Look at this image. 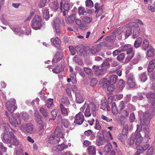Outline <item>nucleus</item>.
Listing matches in <instances>:
<instances>
[{"label": "nucleus", "mask_w": 155, "mask_h": 155, "mask_svg": "<svg viewBox=\"0 0 155 155\" xmlns=\"http://www.w3.org/2000/svg\"><path fill=\"white\" fill-rule=\"evenodd\" d=\"M3 142L6 144L17 146L19 144V141L12 131H5L3 135Z\"/></svg>", "instance_id": "nucleus-1"}, {"label": "nucleus", "mask_w": 155, "mask_h": 155, "mask_svg": "<svg viewBox=\"0 0 155 155\" xmlns=\"http://www.w3.org/2000/svg\"><path fill=\"white\" fill-rule=\"evenodd\" d=\"M96 107V105L94 104H91L90 105L86 103L81 107L80 110L83 112L85 109L86 108L84 114L86 117H90L92 114L93 116L96 115L95 110Z\"/></svg>", "instance_id": "nucleus-2"}, {"label": "nucleus", "mask_w": 155, "mask_h": 155, "mask_svg": "<svg viewBox=\"0 0 155 155\" xmlns=\"http://www.w3.org/2000/svg\"><path fill=\"white\" fill-rule=\"evenodd\" d=\"M35 120L37 124L39 125L40 130L45 129L46 128V123L43 121L42 116L40 115L39 112L37 110L34 111Z\"/></svg>", "instance_id": "nucleus-3"}, {"label": "nucleus", "mask_w": 155, "mask_h": 155, "mask_svg": "<svg viewBox=\"0 0 155 155\" xmlns=\"http://www.w3.org/2000/svg\"><path fill=\"white\" fill-rule=\"evenodd\" d=\"M42 17L38 15L35 16L31 21V27L35 30L40 29L42 26Z\"/></svg>", "instance_id": "nucleus-4"}, {"label": "nucleus", "mask_w": 155, "mask_h": 155, "mask_svg": "<svg viewBox=\"0 0 155 155\" xmlns=\"http://www.w3.org/2000/svg\"><path fill=\"white\" fill-rule=\"evenodd\" d=\"M120 49L121 52L127 50V54L126 60L127 61H130L133 58L134 55V52L133 51V47L130 45H125L120 47Z\"/></svg>", "instance_id": "nucleus-5"}, {"label": "nucleus", "mask_w": 155, "mask_h": 155, "mask_svg": "<svg viewBox=\"0 0 155 155\" xmlns=\"http://www.w3.org/2000/svg\"><path fill=\"white\" fill-rule=\"evenodd\" d=\"M8 110L11 113H13L17 108L16 101L14 99H11L5 103Z\"/></svg>", "instance_id": "nucleus-6"}, {"label": "nucleus", "mask_w": 155, "mask_h": 155, "mask_svg": "<svg viewBox=\"0 0 155 155\" xmlns=\"http://www.w3.org/2000/svg\"><path fill=\"white\" fill-rule=\"evenodd\" d=\"M34 125L31 123H24L21 127V130L26 133L31 134L33 133Z\"/></svg>", "instance_id": "nucleus-7"}, {"label": "nucleus", "mask_w": 155, "mask_h": 155, "mask_svg": "<svg viewBox=\"0 0 155 155\" xmlns=\"http://www.w3.org/2000/svg\"><path fill=\"white\" fill-rule=\"evenodd\" d=\"M84 120V117L82 113L80 112L76 114L74 117V122L75 124L78 125L81 124Z\"/></svg>", "instance_id": "nucleus-8"}, {"label": "nucleus", "mask_w": 155, "mask_h": 155, "mask_svg": "<svg viewBox=\"0 0 155 155\" xmlns=\"http://www.w3.org/2000/svg\"><path fill=\"white\" fill-rule=\"evenodd\" d=\"M142 125L140 124V125L137 126V130L139 131L141 130L144 133L145 136L147 137H148V134L150 132V130L147 125H144L142 123Z\"/></svg>", "instance_id": "nucleus-9"}, {"label": "nucleus", "mask_w": 155, "mask_h": 155, "mask_svg": "<svg viewBox=\"0 0 155 155\" xmlns=\"http://www.w3.org/2000/svg\"><path fill=\"white\" fill-rule=\"evenodd\" d=\"M99 134L100 135L101 134L100 133H97V137H98V139L96 140V143L97 146H100L109 142V139H106L105 137L99 136Z\"/></svg>", "instance_id": "nucleus-10"}, {"label": "nucleus", "mask_w": 155, "mask_h": 155, "mask_svg": "<svg viewBox=\"0 0 155 155\" xmlns=\"http://www.w3.org/2000/svg\"><path fill=\"white\" fill-rule=\"evenodd\" d=\"M8 119L10 124L14 127H16L17 125L20 124L21 123V119L18 116L14 117L13 119L10 118H8Z\"/></svg>", "instance_id": "nucleus-11"}, {"label": "nucleus", "mask_w": 155, "mask_h": 155, "mask_svg": "<svg viewBox=\"0 0 155 155\" xmlns=\"http://www.w3.org/2000/svg\"><path fill=\"white\" fill-rule=\"evenodd\" d=\"M76 51L78 54L82 56H85L87 55V51L83 46L81 45L76 47Z\"/></svg>", "instance_id": "nucleus-12"}, {"label": "nucleus", "mask_w": 155, "mask_h": 155, "mask_svg": "<svg viewBox=\"0 0 155 155\" xmlns=\"http://www.w3.org/2000/svg\"><path fill=\"white\" fill-rule=\"evenodd\" d=\"M94 8L96 9L95 13H97L99 15H100L103 13L104 6L103 5H100L99 4L96 3L95 4Z\"/></svg>", "instance_id": "nucleus-13"}, {"label": "nucleus", "mask_w": 155, "mask_h": 155, "mask_svg": "<svg viewBox=\"0 0 155 155\" xmlns=\"http://www.w3.org/2000/svg\"><path fill=\"white\" fill-rule=\"evenodd\" d=\"M60 140V137L53 134L49 137V142L52 144H55L58 143Z\"/></svg>", "instance_id": "nucleus-14"}, {"label": "nucleus", "mask_w": 155, "mask_h": 155, "mask_svg": "<svg viewBox=\"0 0 155 155\" xmlns=\"http://www.w3.org/2000/svg\"><path fill=\"white\" fill-rule=\"evenodd\" d=\"M128 83L131 87H133L135 86V80L133 74H130L128 75Z\"/></svg>", "instance_id": "nucleus-15"}, {"label": "nucleus", "mask_w": 155, "mask_h": 155, "mask_svg": "<svg viewBox=\"0 0 155 155\" xmlns=\"http://www.w3.org/2000/svg\"><path fill=\"white\" fill-rule=\"evenodd\" d=\"M60 111L62 114L64 116L68 115V112H69V109L65 107V105L61 103L60 104Z\"/></svg>", "instance_id": "nucleus-16"}, {"label": "nucleus", "mask_w": 155, "mask_h": 155, "mask_svg": "<svg viewBox=\"0 0 155 155\" xmlns=\"http://www.w3.org/2000/svg\"><path fill=\"white\" fill-rule=\"evenodd\" d=\"M87 153L89 155H96V148L94 145L89 146L87 149Z\"/></svg>", "instance_id": "nucleus-17"}, {"label": "nucleus", "mask_w": 155, "mask_h": 155, "mask_svg": "<svg viewBox=\"0 0 155 155\" xmlns=\"http://www.w3.org/2000/svg\"><path fill=\"white\" fill-rule=\"evenodd\" d=\"M63 56V54L62 53L57 52L52 60V63H53L60 61L62 58Z\"/></svg>", "instance_id": "nucleus-18"}, {"label": "nucleus", "mask_w": 155, "mask_h": 155, "mask_svg": "<svg viewBox=\"0 0 155 155\" xmlns=\"http://www.w3.org/2000/svg\"><path fill=\"white\" fill-rule=\"evenodd\" d=\"M62 129L60 126H57L56 129L53 134H55L57 136H59V137L63 138L64 137V134L62 132Z\"/></svg>", "instance_id": "nucleus-19"}, {"label": "nucleus", "mask_w": 155, "mask_h": 155, "mask_svg": "<svg viewBox=\"0 0 155 155\" xmlns=\"http://www.w3.org/2000/svg\"><path fill=\"white\" fill-rule=\"evenodd\" d=\"M142 144H140L136 146V148L137 149V151H139L140 153H143L146 150L148 147L149 145L148 144H145L143 146Z\"/></svg>", "instance_id": "nucleus-20"}, {"label": "nucleus", "mask_w": 155, "mask_h": 155, "mask_svg": "<svg viewBox=\"0 0 155 155\" xmlns=\"http://www.w3.org/2000/svg\"><path fill=\"white\" fill-rule=\"evenodd\" d=\"M136 139L135 144L136 146L142 144L143 143V138L141 137L140 134H137L136 133Z\"/></svg>", "instance_id": "nucleus-21"}, {"label": "nucleus", "mask_w": 155, "mask_h": 155, "mask_svg": "<svg viewBox=\"0 0 155 155\" xmlns=\"http://www.w3.org/2000/svg\"><path fill=\"white\" fill-rule=\"evenodd\" d=\"M76 24L78 26L79 28L83 30H85L87 29V27L85 25L82 23L81 21L79 19L75 20Z\"/></svg>", "instance_id": "nucleus-22"}, {"label": "nucleus", "mask_w": 155, "mask_h": 155, "mask_svg": "<svg viewBox=\"0 0 155 155\" xmlns=\"http://www.w3.org/2000/svg\"><path fill=\"white\" fill-rule=\"evenodd\" d=\"M64 69V68L62 65L59 64L53 68L52 71L55 74H58L62 71Z\"/></svg>", "instance_id": "nucleus-23"}, {"label": "nucleus", "mask_w": 155, "mask_h": 155, "mask_svg": "<svg viewBox=\"0 0 155 155\" xmlns=\"http://www.w3.org/2000/svg\"><path fill=\"white\" fill-rule=\"evenodd\" d=\"M155 68V59L151 61L149 64L147 71L149 72H151Z\"/></svg>", "instance_id": "nucleus-24"}, {"label": "nucleus", "mask_w": 155, "mask_h": 155, "mask_svg": "<svg viewBox=\"0 0 155 155\" xmlns=\"http://www.w3.org/2000/svg\"><path fill=\"white\" fill-rule=\"evenodd\" d=\"M76 97V101L78 103H81L84 101V98L79 93L75 94Z\"/></svg>", "instance_id": "nucleus-25"}, {"label": "nucleus", "mask_w": 155, "mask_h": 155, "mask_svg": "<svg viewBox=\"0 0 155 155\" xmlns=\"http://www.w3.org/2000/svg\"><path fill=\"white\" fill-rule=\"evenodd\" d=\"M150 119L151 118L145 114L144 115L143 117V122H142V121H141V124L142 125V124L143 123L144 125H147L150 122Z\"/></svg>", "instance_id": "nucleus-26"}, {"label": "nucleus", "mask_w": 155, "mask_h": 155, "mask_svg": "<svg viewBox=\"0 0 155 155\" xmlns=\"http://www.w3.org/2000/svg\"><path fill=\"white\" fill-rule=\"evenodd\" d=\"M140 32V30L139 27H135L133 30V38H135L137 37L139 35Z\"/></svg>", "instance_id": "nucleus-27"}, {"label": "nucleus", "mask_w": 155, "mask_h": 155, "mask_svg": "<svg viewBox=\"0 0 155 155\" xmlns=\"http://www.w3.org/2000/svg\"><path fill=\"white\" fill-rule=\"evenodd\" d=\"M51 41L52 42L53 44L57 47H58L60 45V41L58 37L53 38L51 40Z\"/></svg>", "instance_id": "nucleus-28"}, {"label": "nucleus", "mask_w": 155, "mask_h": 155, "mask_svg": "<svg viewBox=\"0 0 155 155\" xmlns=\"http://www.w3.org/2000/svg\"><path fill=\"white\" fill-rule=\"evenodd\" d=\"M116 36L112 33L111 35L107 36L105 40L109 42H114L115 41Z\"/></svg>", "instance_id": "nucleus-29"}, {"label": "nucleus", "mask_w": 155, "mask_h": 155, "mask_svg": "<svg viewBox=\"0 0 155 155\" xmlns=\"http://www.w3.org/2000/svg\"><path fill=\"white\" fill-rule=\"evenodd\" d=\"M100 46L101 45L99 44L96 47H93L91 50V53L93 54H96L97 52L101 50Z\"/></svg>", "instance_id": "nucleus-30"}, {"label": "nucleus", "mask_w": 155, "mask_h": 155, "mask_svg": "<svg viewBox=\"0 0 155 155\" xmlns=\"http://www.w3.org/2000/svg\"><path fill=\"white\" fill-rule=\"evenodd\" d=\"M118 77L116 75H113L110 76V82L113 84H115L118 80Z\"/></svg>", "instance_id": "nucleus-31"}, {"label": "nucleus", "mask_w": 155, "mask_h": 155, "mask_svg": "<svg viewBox=\"0 0 155 155\" xmlns=\"http://www.w3.org/2000/svg\"><path fill=\"white\" fill-rule=\"evenodd\" d=\"M50 7L53 11H56L59 8V5L57 1H54L50 5Z\"/></svg>", "instance_id": "nucleus-32"}, {"label": "nucleus", "mask_w": 155, "mask_h": 155, "mask_svg": "<svg viewBox=\"0 0 155 155\" xmlns=\"http://www.w3.org/2000/svg\"><path fill=\"white\" fill-rule=\"evenodd\" d=\"M139 79L142 82H144L147 80V74L146 72H143L139 75Z\"/></svg>", "instance_id": "nucleus-33"}, {"label": "nucleus", "mask_w": 155, "mask_h": 155, "mask_svg": "<svg viewBox=\"0 0 155 155\" xmlns=\"http://www.w3.org/2000/svg\"><path fill=\"white\" fill-rule=\"evenodd\" d=\"M111 110L113 114L114 115H116L118 111V108L117 107L116 104L115 102L113 103L112 104Z\"/></svg>", "instance_id": "nucleus-34"}, {"label": "nucleus", "mask_w": 155, "mask_h": 155, "mask_svg": "<svg viewBox=\"0 0 155 155\" xmlns=\"http://www.w3.org/2000/svg\"><path fill=\"white\" fill-rule=\"evenodd\" d=\"M136 138V133L132 134L130 137L129 139L128 143L129 144L131 145L133 144L135 141V140Z\"/></svg>", "instance_id": "nucleus-35"}, {"label": "nucleus", "mask_w": 155, "mask_h": 155, "mask_svg": "<svg viewBox=\"0 0 155 155\" xmlns=\"http://www.w3.org/2000/svg\"><path fill=\"white\" fill-rule=\"evenodd\" d=\"M154 49L153 48H149L147 51V56L148 57H153L154 55Z\"/></svg>", "instance_id": "nucleus-36"}, {"label": "nucleus", "mask_w": 155, "mask_h": 155, "mask_svg": "<svg viewBox=\"0 0 155 155\" xmlns=\"http://www.w3.org/2000/svg\"><path fill=\"white\" fill-rule=\"evenodd\" d=\"M142 41V38L140 37H138L135 41L134 43V47L136 48L139 47L141 44Z\"/></svg>", "instance_id": "nucleus-37"}, {"label": "nucleus", "mask_w": 155, "mask_h": 155, "mask_svg": "<svg viewBox=\"0 0 155 155\" xmlns=\"http://www.w3.org/2000/svg\"><path fill=\"white\" fill-rule=\"evenodd\" d=\"M112 148V146L110 143H108L104 147V151L106 153H108L111 151Z\"/></svg>", "instance_id": "nucleus-38"}, {"label": "nucleus", "mask_w": 155, "mask_h": 155, "mask_svg": "<svg viewBox=\"0 0 155 155\" xmlns=\"http://www.w3.org/2000/svg\"><path fill=\"white\" fill-rule=\"evenodd\" d=\"M68 147V146L65 144L64 143L59 144V145L56 146L57 149L59 151H62L64 149L67 148Z\"/></svg>", "instance_id": "nucleus-39"}, {"label": "nucleus", "mask_w": 155, "mask_h": 155, "mask_svg": "<svg viewBox=\"0 0 155 155\" xmlns=\"http://www.w3.org/2000/svg\"><path fill=\"white\" fill-rule=\"evenodd\" d=\"M75 16L74 15L72 14L68 18L67 20L68 23L71 24L73 23L75 20Z\"/></svg>", "instance_id": "nucleus-40"}, {"label": "nucleus", "mask_w": 155, "mask_h": 155, "mask_svg": "<svg viewBox=\"0 0 155 155\" xmlns=\"http://www.w3.org/2000/svg\"><path fill=\"white\" fill-rule=\"evenodd\" d=\"M82 19L83 21L86 24H89L92 21V18L88 16L83 17Z\"/></svg>", "instance_id": "nucleus-41"}, {"label": "nucleus", "mask_w": 155, "mask_h": 155, "mask_svg": "<svg viewBox=\"0 0 155 155\" xmlns=\"http://www.w3.org/2000/svg\"><path fill=\"white\" fill-rule=\"evenodd\" d=\"M43 17L46 20H48L50 18L49 12L47 9H45L43 11Z\"/></svg>", "instance_id": "nucleus-42"}, {"label": "nucleus", "mask_w": 155, "mask_h": 155, "mask_svg": "<svg viewBox=\"0 0 155 155\" xmlns=\"http://www.w3.org/2000/svg\"><path fill=\"white\" fill-rule=\"evenodd\" d=\"M149 45V41L147 39L144 40L143 42V43L142 45L143 49L144 50H145L147 48H148Z\"/></svg>", "instance_id": "nucleus-43"}, {"label": "nucleus", "mask_w": 155, "mask_h": 155, "mask_svg": "<svg viewBox=\"0 0 155 155\" xmlns=\"http://www.w3.org/2000/svg\"><path fill=\"white\" fill-rule=\"evenodd\" d=\"M53 100L52 99H49L47 100L46 102V106L48 108L52 107L53 105Z\"/></svg>", "instance_id": "nucleus-44"}, {"label": "nucleus", "mask_w": 155, "mask_h": 155, "mask_svg": "<svg viewBox=\"0 0 155 155\" xmlns=\"http://www.w3.org/2000/svg\"><path fill=\"white\" fill-rule=\"evenodd\" d=\"M39 111L45 117H47L48 115V113L47 110L43 108H40Z\"/></svg>", "instance_id": "nucleus-45"}, {"label": "nucleus", "mask_w": 155, "mask_h": 155, "mask_svg": "<svg viewBox=\"0 0 155 155\" xmlns=\"http://www.w3.org/2000/svg\"><path fill=\"white\" fill-rule=\"evenodd\" d=\"M94 128L95 129L98 130H101L102 129L101 127L100 124L98 120L97 119L95 120V123Z\"/></svg>", "instance_id": "nucleus-46"}, {"label": "nucleus", "mask_w": 155, "mask_h": 155, "mask_svg": "<svg viewBox=\"0 0 155 155\" xmlns=\"http://www.w3.org/2000/svg\"><path fill=\"white\" fill-rule=\"evenodd\" d=\"M122 115L121 116L120 118V122H121L122 120H121V119H122L124 117H127L129 115V113L127 111L125 110H124L122 113Z\"/></svg>", "instance_id": "nucleus-47"}, {"label": "nucleus", "mask_w": 155, "mask_h": 155, "mask_svg": "<svg viewBox=\"0 0 155 155\" xmlns=\"http://www.w3.org/2000/svg\"><path fill=\"white\" fill-rule=\"evenodd\" d=\"M125 106L124 102L123 101H120L118 107V110L121 111L125 108Z\"/></svg>", "instance_id": "nucleus-48"}, {"label": "nucleus", "mask_w": 155, "mask_h": 155, "mask_svg": "<svg viewBox=\"0 0 155 155\" xmlns=\"http://www.w3.org/2000/svg\"><path fill=\"white\" fill-rule=\"evenodd\" d=\"M150 118L153 117L155 115V112L153 110H150L149 112L147 111L145 113Z\"/></svg>", "instance_id": "nucleus-49"}, {"label": "nucleus", "mask_w": 155, "mask_h": 155, "mask_svg": "<svg viewBox=\"0 0 155 155\" xmlns=\"http://www.w3.org/2000/svg\"><path fill=\"white\" fill-rule=\"evenodd\" d=\"M22 119L25 121L28 120L29 118V115L28 114L23 112H22L21 116Z\"/></svg>", "instance_id": "nucleus-50"}, {"label": "nucleus", "mask_w": 155, "mask_h": 155, "mask_svg": "<svg viewBox=\"0 0 155 155\" xmlns=\"http://www.w3.org/2000/svg\"><path fill=\"white\" fill-rule=\"evenodd\" d=\"M86 6L90 8L93 7L94 6L93 3L91 0H87L85 1Z\"/></svg>", "instance_id": "nucleus-51"}, {"label": "nucleus", "mask_w": 155, "mask_h": 155, "mask_svg": "<svg viewBox=\"0 0 155 155\" xmlns=\"http://www.w3.org/2000/svg\"><path fill=\"white\" fill-rule=\"evenodd\" d=\"M146 96L147 98L155 99V93L149 92L146 94Z\"/></svg>", "instance_id": "nucleus-52"}, {"label": "nucleus", "mask_w": 155, "mask_h": 155, "mask_svg": "<svg viewBox=\"0 0 155 155\" xmlns=\"http://www.w3.org/2000/svg\"><path fill=\"white\" fill-rule=\"evenodd\" d=\"M73 60L79 64H81L82 63V61L81 60L77 55H75L74 57Z\"/></svg>", "instance_id": "nucleus-53"}, {"label": "nucleus", "mask_w": 155, "mask_h": 155, "mask_svg": "<svg viewBox=\"0 0 155 155\" xmlns=\"http://www.w3.org/2000/svg\"><path fill=\"white\" fill-rule=\"evenodd\" d=\"M125 82L122 79H120L118 82V85L120 89L122 90L124 86Z\"/></svg>", "instance_id": "nucleus-54"}, {"label": "nucleus", "mask_w": 155, "mask_h": 155, "mask_svg": "<svg viewBox=\"0 0 155 155\" xmlns=\"http://www.w3.org/2000/svg\"><path fill=\"white\" fill-rule=\"evenodd\" d=\"M101 118L103 120L107 122H109L112 121L113 120L111 118H109L107 117L104 116V115H102L101 116Z\"/></svg>", "instance_id": "nucleus-55"}, {"label": "nucleus", "mask_w": 155, "mask_h": 155, "mask_svg": "<svg viewBox=\"0 0 155 155\" xmlns=\"http://www.w3.org/2000/svg\"><path fill=\"white\" fill-rule=\"evenodd\" d=\"M128 26L129 27V28H131L132 27H134L135 28V27H138V25L135 22H131L129 23L128 24Z\"/></svg>", "instance_id": "nucleus-56"}, {"label": "nucleus", "mask_w": 155, "mask_h": 155, "mask_svg": "<svg viewBox=\"0 0 155 155\" xmlns=\"http://www.w3.org/2000/svg\"><path fill=\"white\" fill-rule=\"evenodd\" d=\"M107 69L106 68L99 69L98 71V75L99 76L103 74L107 71Z\"/></svg>", "instance_id": "nucleus-57"}, {"label": "nucleus", "mask_w": 155, "mask_h": 155, "mask_svg": "<svg viewBox=\"0 0 155 155\" xmlns=\"http://www.w3.org/2000/svg\"><path fill=\"white\" fill-rule=\"evenodd\" d=\"M118 139L122 142L124 141V140L126 139L127 137V136H124V135L121 134H119L118 136Z\"/></svg>", "instance_id": "nucleus-58"}, {"label": "nucleus", "mask_w": 155, "mask_h": 155, "mask_svg": "<svg viewBox=\"0 0 155 155\" xmlns=\"http://www.w3.org/2000/svg\"><path fill=\"white\" fill-rule=\"evenodd\" d=\"M84 71L88 75L91 76L92 74V71L91 69L89 68H84Z\"/></svg>", "instance_id": "nucleus-59"}, {"label": "nucleus", "mask_w": 155, "mask_h": 155, "mask_svg": "<svg viewBox=\"0 0 155 155\" xmlns=\"http://www.w3.org/2000/svg\"><path fill=\"white\" fill-rule=\"evenodd\" d=\"M105 137L106 139H109V141H110V139L111 140L113 139V137L112 135L110 132L109 131L106 133Z\"/></svg>", "instance_id": "nucleus-60"}, {"label": "nucleus", "mask_w": 155, "mask_h": 155, "mask_svg": "<svg viewBox=\"0 0 155 155\" xmlns=\"http://www.w3.org/2000/svg\"><path fill=\"white\" fill-rule=\"evenodd\" d=\"M122 31L120 28H118L115 29L113 32V34L116 35H118L122 33Z\"/></svg>", "instance_id": "nucleus-61"}, {"label": "nucleus", "mask_w": 155, "mask_h": 155, "mask_svg": "<svg viewBox=\"0 0 155 155\" xmlns=\"http://www.w3.org/2000/svg\"><path fill=\"white\" fill-rule=\"evenodd\" d=\"M125 56L124 53H122L118 55L117 57V59L119 61H122L124 59Z\"/></svg>", "instance_id": "nucleus-62"}, {"label": "nucleus", "mask_w": 155, "mask_h": 155, "mask_svg": "<svg viewBox=\"0 0 155 155\" xmlns=\"http://www.w3.org/2000/svg\"><path fill=\"white\" fill-rule=\"evenodd\" d=\"M132 30L130 28H128L127 29L125 32V35L126 38H127L128 37L130 36L132 34Z\"/></svg>", "instance_id": "nucleus-63"}, {"label": "nucleus", "mask_w": 155, "mask_h": 155, "mask_svg": "<svg viewBox=\"0 0 155 155\" xmlns=\"http://www.w3.org/2000/svg\"><path fill=\"white\" fill-rule=\"evenodd\" d=\"M107 103L104 101H101V109L104 110H105L106 106Z\"/></svg>", "instance_id": "nucleus-64"}]
</instances>
